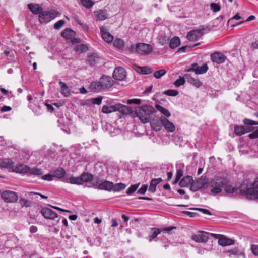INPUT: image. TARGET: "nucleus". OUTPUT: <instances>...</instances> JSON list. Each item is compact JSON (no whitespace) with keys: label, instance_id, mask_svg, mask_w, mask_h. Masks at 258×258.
Returning a JSON list of instances; mask_svg holds the SVG:
<instances>
[{"label":"nucleus","instance_id":"obj_1","mask_svg":"<svg viewBox=\"0 0 258 258\" xmlns=\"http://www.w3.org/2000/svg\"><path fill=\"white\" fill-rule=\"evenodd\" d=\"M241 195L244 196L247 199L252 200L258 196V177L255 178L252 183H248L245 181L240 186Z\"/></svg>","mask_w":258,"mask_h":258},{"label":"nucleus","instance_id":"obj_2","mask_svg":"<svg viewBox=\"0 0 258 258\" xmlns=\"http://www.w3.org/2000/svg\"><path fill=\"white\" fill-rule=\"evenodd\" d=\"M229 180L224 177L216 176L209 182V185L212 188L211 192L213 195L220 194L222 188L228 185Z\"/></svg>","mask_w":258,"mask_h":258},{"label":"nucleus","instance_id":"obj_3","mask_svg":"<svg viewBox=\"0 0 258 258\" xmlns=\"http://www.w3.org/2000/svg\"><path fill=\"white\" fill-rule=\"evenodd\" d=\"M156 111L154 108L151 105H143L136 110L137 116L143 123L149 122L150 115Z\"/></svg>","mask_w":258,"mask_h":258},{"label":"nucleus","instance_id":"obj_4","mask_svg":"<svg viewBox=\"0 0 258 258\" xmlns=\"http://www.w3.org/2000/svg\"><path fill=\"white\" fill-rule=\"evenodd\" d=\"M56 16V12L54 11H40L39 15V21L41 23H46L54 19Z\"/></svg>","mask_w":258,"mask_h":258},{"label":"nucleus","instance_id":"obj_5","mask_svg":"<svg viewBox=\"0 0 258 258\" xmlns=\"http://www.w3.org/2000/svg\"><path fill=\"white\" fill-rule=\"evenodd\" d=\"M208 185V179L201 177L193 182L190 186V189L193 191H197L202 188H207Z\"/></svg>","mask_w":258,"mask_h":258},{"label":"nucleus","instance_id":"obj_6","mask_svg":"<svg viewBox=\"0 0 258 258\" xmlns=\"http://www.w3.org/2000/svg\"><path fill=\"white\" fill-rule=\"evenodd\" d=\"M153 50L151 45L145 43H138L136 45V51L141 55H146L150 54Z\"/></svg>","mask_w":258,"mask_h":258},{"label":"nucleus","instance_id":"obj_7","mask_svg":"<svg viewBox=\"0 0 258 258\" xmlns=\"http://www.w3.org/2000/svg\"><path fill=\"white\" fill-rule=\"evenodd\" d=\"M1 197L4 201L7 203H14L18 199V196L16 192L9 190L3 191Z\"/></svg>","mask_w":258,"mask_h":258},{"label":"nucleus","instance_id":"obj_8","mask_svg":"<svg viewBox=\"0 0 258 258\" xmlns=\"http://www.w3.org/2000/svg\"><path fill=\"white\" fill-rule=\"evenodd\" d=\"M210 235L213 237L218 239V243L221 246H229L234 244V240L227 238L223 235L214 233H211Z\"/></svg>","mask_w":258,"mask_h":258},{"label":"nucleus","instance_id":"obj_9","mask_svg":"<svg viewBox=\"0 0 258 258\" xmlns=\"http://www.w3.org/2000/svg\"><path fill=\"white\" fill-rule=\"evenodd\" d=\"M204 28H202L190 31L187 33L186 37L190 41H196L204 34Z\"/></svg>","mask_w":258,"mask_h":258},{"label":"nucleus","instance_id":"obj_10","mask_svg":"<svg viewBox=\"0 0 258 258\" xmlns=\"http://www.w3.org/2000/svg\"><path fill=\"white\" fill-rule=\"evenodd\" d=\"M61 35L66 39L71 40V42L73 44L78 43L80 42L78 39L74 38L75 35V32L70 29H66L62 31Z\"/></svg>","mask_w":258,"mask_h":258},{"label":"nucleus","instance_id":"obj_11","mask_svg":"<svg viewBox=\"0 0 258 258\" xmlns=\"http://www.w3.org/2000/svg\"><path fill=\"white\" fill-rule=\"evenodd\" d=\"M208 70V66L205 64L202 66H198L197 63L192 64L190 68L188 69V72L194 71L196 74H203L205 73Z\"/></svg>","mask_w":258,"mask_h":258},{"label":"nucleus","instance_id":"obj_12","mask_svg":"<svg viewBox=\"0 0 258 258\" xmlns=\"http://www.w3.org/2000/svg\"><path fill=\"white\" fill-rule=\"evenodd\" d=\"M126 73L125 70L121 67L116 68L113 74L114 79L119 81H122L126 77Z\"/></svg>","mask_w":258,"mask_h":258},{"label":"nucleus","instance_id":"obj_13","mask_svg":"<svg viewBox=\"0 0 258 258\" xmlns=\"http://www.w3.org/2000/svg\"><path fill=\"white\" fill-rule=\"evenodd\" d=\"M209 233L200 232L197 234L193 235L191 239L197 242H206L209 239Z\"/></svg>","mask_w":258,"mask_h":258},{"label":"nucleus","instance_id":"obj_14","mask_svg":"<svg viewBox=\"0 0 258 258\" xmlns=\"http://www.w3.org/2000/svg\"><path fill=\"white\" fill-rule=\"evenodd\" d=\"M210 56L212 61L218 64H221L224 62L226 58V57L224 54L219 52H216L212 53Z\"/></svg>","mask_w":258,"mask_h":258},{"label":"nucleus","instance_id":"obj_15","mask_svg":"<svg viewBox=\"0 0 258 258\" xmlns=\"http://www.w3.org/2000/svg\"><path fill=\"white\" fill-rule=\"evenodd\" d=\"M40 212L46 219L53 220L58 216L54 211L48 208H42Z\"/></svg>","mask_w":258,"mask_h":258},{"label":"nucleus","instance_id":"obj_16","mask_svg":"<svg viewBox=\"0 0 258 258\" xmlns=\"http://www.w3.org/2000/svg\"><path fill=\"white\" fill-rule=\"evenodd\" d=\"M253 128L243 125H236L234 127V133L236 135L241 136L245 133L251 132Z\"/></svg>","mask_w":258,"mask_h":258},{"label":"nucleus","instance_id":"obj_17","mask_svg":"<svg viewBox=\"0 0 258 258\" xmlns=\"http://www.w3.org/2000/svg\"><path fill=\"white\" fill-rule=\"evenodd\" d=\"M103 90H107L112 85V80L111 77L105 76L99 79Z\"/></svg>","mask_w":258,"mask_h":258},{"label":"nucleus","instance_id":"obj_18","mask_svg":"<svg viewBox=\"0 0 258 258\" xmlns=\"http://www.w3.org/2000/svg\"><path fill=\"white\" fill-rule=\"evenodd\" d=\"M161 121L162 122L163 126L168 132H173L175 131V127L174 125L166 118L161 117Z\"/></svg>","mask_w":258,"mask_h":258},{"label":"nucleus","instance_id":"obj_19","mask_svg":"<svg viewBox=\"0 0 258 258\" xmlns=\"http://www.w3.org/2000/svg\"><path fill=\"white\" fill-rule=\"evenodd\" d=\"M114 187V183L112 182L105 180L104 182L99 183L98 189L100 190H104L111 191Z\"/></svg>","mask_w":258,"mask_h":258},{"label":"nucleus","instance_id":"obj_20","mask_svg":"<svg viewBox=\"0 0 258 258\" xmlns=\"http://www.w3.org/2000/svg\"><path fill=\"white\" fill-rule=\"evenodd\" d=\"M225 191L232 196H236L239 194H241L240 187L238 188L236 187H233L232 185H226L225 186Z\"/></svg>","mask_w":258,"mask_h":258},{"label":"nucleus","instance_id":"obj_21","mask_svg":"<svg viewBox=\"0 0 258 258\" xmlns=\"http://www.w3.org/2000/svg\"><path fill=\"white\" fill-rule=\"evenodd\" d=\"M89 88L91 91L95 92H98L103 90L99 80L92 82L90 84Z\"/></svg>","mask_w":258,"mask_h":258},{"label":"nucleus","instance_id":"obj_22","mask_svg":"<svg viewBox=\"0 0 258 258\" xmlns=\"http://www.w3.org/2000/svg\"><path fill=\"white\" fill-rule=\"evenodd\" d=\"M0 167L3 168L13 170V168H14V162L10 159H4L1 162Z\"/></svg>","mask_w":258,"mask_h":258},{"label":"nucleus","instance_id":"obj_23","mask_svg":"<svg viewBox=\"0 0 258 258\" xmlns=\"http://www.w3.org/2000/svg\"><path fill=\"white\" fill-rule=\"evenodd\" d=\"M162 179L161 178L152 179L151 181L148 190L149 192L154 193L156 191V186L159 184Z\"/></svg>","mask_w":258,"mask_h":258},{"label":"nucleus","instance_id":"obj_24","mask_svg":"<svg viewBox=\"0 0 258 258\" xmlns=\"http://www.w3.org/2000/svg\"><path fill=\"white\" fill-rule=\"evenodd\" d=\"M194 182L192 177L190 176H186L182 178L179 182V185L183 187H187L192 185Z\"/></svg>","mask_w":258,"mask_h":258},{"label":"nucleus","instance_id":"obj_25","mask_svg":"<svg viewBox=\"0 0 258 258\" xmlns=\"http://www.w3.org/2000/svg\"><path fill=\"white\" fill-rule=\"evenodd\" d=\"M117 111H118L123 114H130L132 112V109L128 106L118 103L117 104Z\"/></svg>","mask_w":258,"mask_h":258},{"label":"nucleus","instance_id":"obj_26","mask_svg":"<svg viewBox=\"0 0 258 258\" xmlns=\"http://www.w3.org/2000/svg\"><path fill=\"white\" fill-rule=\"evenodd\" d=\"M117 104L111 105H104L102 108V112L103 113L108 114L117 111Z\"/></svg>","mask_w":258,"mask_h":258},{"label":"nucleus","instance_id":"obj_27","mask_svg":"<svg viewBox=\"0 0 258 258\" xmlns=\"http://www.w3.org/2000/svg\"><path fill=\"white\" fill-rule=\"evenodd\" d=\"M59 84L60 86L61 93L64 97H68L70 94V89L66 84L61 80L59 81Z\"/></svg>","mask_w":258,"mask_h":258},{"label":"nucleus","instance_id":"obj_28","mask_svg":"<svg viewBox=\"0 0 258 258\" xmlns=\"http://www.w3.org/2000/svg\"><path fill=\"white\" fill-rule=\"evenodd\" d=\"M103 29L102 27L100 28L103 39L107 43L112 42L113 40V36L108 32H104Z\"/></svg>","mask_w":258,"mask_h":258},{"label":"nucleus","instance_id":"obj_29","mask_svg":"<svg viewBox=\"0 0 258 258\" xmlns=\"http://www.w3.org/2000/svg\"><path fill=\"white\" fill-rule=\"evenodd\" d=\"M28 7L34 14H39L40 11H42V8L40 7L38 4H29Z\"/></svg>","mask_w":258,"mask_h":258},{"label":"nucleus","instance_id":"obj_30","mask_svg":"<svg viewBox=\"0 0 258 258\" xmlns=\"http://www.w3.org/2000/svg\"><path fill=\"white\" fill-rule=\"evenodd\" d=\"M28 170H29L28 166L23 165V164H21L19 166H16L15 167V168H13V170L17 173H28Z\"/></svg>","mask_w":258,"mask_h":258},{"label":"nucleus","instance_id":"obj_31","mask_svg":"<svg viewBox=\"0 0 258 258\" xmlns=\"http://www.w3.org/2000/svg\"><path fill=\"white\" fill-rule=\"evenodd\" d=\"M96 17L99 20H104L107 18V13L106 11L99 10L95 11Z\"/></svg>","mask_w":258,"mask_h":258},{"label":"nucleus","instance_id":"obj_32","mask_svg":"<svg viewBox=\"0 0 258 258\" xmlns=\"http://www.w3.org/2000/svg\"><path fill=\"white\" fill-rule=\"evenodd\" d=\"M99 57L96 54H92L88 56L87 62L91 66L95 65L98 61Z\"/></svg>","mask_w":258,"mask_h":258},{"label":"nucleus","instance_id":"obj_33","mask_svg":"<svg viewBox=\"0 0 258 258\" xmlns=\"http://www.w3.org/2000/svg\"><path fill=\"white\" fill-rule=\"evenodd\" d=\"M180 44V40L179 37H174L172 38L170 41V47L174 49L179 46Z\"/></svg>","mask_w":258,"mask_h":258},{"label":"nucleus","instance_id":"obj_34","mask_svg":"<svg viewBox=\"0 0 258 258\" xmlns=\"http://www.w3.org/2000/svg\"><path fill=\"white\" fill-rule=\"evenodd\" d=\"M53 175L56 178H62L66 175V171L62 168H59L54 171Z\"/></svg>","mask_w":258,"mask_h":258},{"label":"nucleus","instance_id":"obj_35","mask_svg":"<svg viewBox=\"0 0 258 258\" xmlns=\"http://www.w3.org/2000/svg\"><path fill=\"white\" fill-rule=\"evenodd\" d=\"M82 183L87 182L93 179V175L87 172H84L81 176Z\"/></svg>","mask_w":258,"mask_h":258},{"label":"nucleus","instance_id":"obj_36","mask_svg":"<svg viewBox=\"0 0 258 258\" xmlns=\"http://www.w3.org/2000/svg\"><path fill=\"white\" fill-rule=\"evenodd\" d=\"M162 122L161 121V118L159 121H154L151 123V126L153 130L155 131H159L161 130L162 127Z\"/></svg>","mask_w":258,"mask_h":258},{"label":"nucleus","instance_id":"obj_37","mask_svg":"<svg viewBox=\"0 0 258 258\" xmlns=\"http://www.w3.org/2000/svg\"><path fill=\"white\" fill-rule=\"evenodd\" d=\"M188 82L197 88L202 85V83L198 79L191 76L188 77Z\"/></svg>","mask_w":258,"mask_h":258},{"label":"nucleus","instance_id":"obj_38","mask_svg":"<svg viewBox=\"0 0 258 258\" xmlns=\"http://www.w3.org/2000/svg\"><path fill=\"white\" fill-rule=\"evenodd\" d=\"M161 233V230L157 228H152L149 235V240L151 241L152 239L156 238Z\"/></svg>","mask_w":258,"mask_h":258},{"label":"nucleus","instance_id":"obj_39","mask_svg":"<svg viewBox=\"0 0 258 258\" xmlns=\"http://www.w3.org/2000/svg\"><path fill=\"white\" fill-rule=\"evenodd\" d=\"M156 108L164 114L166 117H169L171 115L170 112L165 108L161 106L159 104L155 105Z\"/></svg>","mask_w":258,"mask_h":258},{"label":"nucleus","instance_id":"obj_40","mask_svg":"<svg viewBox=\"0 0 258 258\" xmlns=\"http://www.w3.org/2000/svg\"><path fill=\"white\" fill-rule=\"evenodd\" d=\"M102 99L103 97L101 96L96 98H92L86 101V102H87V104L92 103L93 104H96L99 105L102 103Z\"/></svg>","mask_w":258,"mask_h":258},{"label":"nucleus","instance_id":"obj_41","mask_svg":"<svg viewBox=\"0 0 258 258\" xmlns=\"http://www.w3.org/2000/svg\"><path fill=\"white\" fill-rule=\"evenodd\" d=\"M113 45L116 48L121 49L124 47V43L121 39H116L113 42Z\"/></svg>","mask_w":258,"mask_h":258},{"label":"nucleus","instance_id":"obj_42","mask_svg":"<svg viewBox=\"0 0 258 258\" xmlns=\"http://www.w3.org/2000/svg\"><path fill=\"white\" fill-rule=\"evenodd\" d=\"M28 173H29V174H33L35 175H40L42 174V172L40 169L37 168H30L29 167Z\"/></svg>","mask_w":258,"mask_h":258},{"label":"nucleus","instance_id":"obj_43","mask_svg":"<svg viewBox=\"0 0 258 258\" xmlns=\"http://www.w3.org/2000/svg\"><path fill=\"white\" fill-rule=\"evenodd\" d=\"M241 18V17L239 16V14L238 13H237L235 16H234L232 18H231V19H229L228 21V24H231V26L232 27H234L235 26H237V25H240L241 24H242V23L244 22V21H241L239 23H236V24H232V22L233 21V20L234 19H236V20H239Z\"/></svg>","mask_w":258,"mask_h":258},{"label":"nucleus","instance_id":"obj_44","mask_svg":"<svg viewBox=\"0 0 258 258\" xmlns=\"http://www.w3.org/2000/svg\"><path fill=\"white\" fill-rule=\"evenodd\" d=\"M69 182L71 184H75L78 185L82 184L81 178L80 177H71L68 179Z\"/></svg>","mask_w":258,"mask_h":258},{"label":"nucleus","instance_id":"obj_45","mask_svg":"<svg viewBox=\"0 0 258 258\" xmlns=\"http://www.w3.org/2000/svg\"><path fill=\"white\" fill-rule=\"evenodd\" d=\"M125 187H126V186L124 183H116L115 184H114V187H113L112 190L114 191L118 192V191H120L122 190H123L124 189H125Z\"/></svg>","mask_w":258,"mask_h":258},{"label":"nucleus","instance_id":"obj_46","mask_svg":"<svg viewBox=\"0 0 258 258\" xmlns=\"http://www.w3.org/2000/svg\"><path fill=\"white\" fill-rule=\"evenodd\" d=\"M82 5L86 8H91L94 4L92 0H80Z\"/></svg>","mask_w":258,"mask_h":258},{"label":"nucleus","instance_id":"obj_47","mask_svg":"<svg viewBox=\"0 0 258 258\" xmlns=\"http://www.w3.org/2000/svg\"><path fill=\"white\" fill-rule=\"evenodd\" d=\"M139 69L140 70V72L143 74H149L152 72V70L151 68L147 67H138Z\"/></svg>","mask_w":258,"mask_h":258},{"label":"nucleus","instance_id":"obj_48","mask_svg":"<svg viewBox=\"0 0 258 258\" xmlns=\"http://www.w3.org/2000/svg\"><path fill=\"white\" fill-rule=\"evenodd\" d=\"M178 91L176 90L169 89L165 91L163 94L169 96H176L178 94Z\"/></svg>","mask_w":258,"mask_h":258},{"label":"nucleus","instance_id":"obj_49","mask_svg":"<svg viewBox=\"0 0 258 258\" xmlns=\"http://www.w3.org/2000/svg\"><path fill=\"white\" fill-rule=\"evenodd\" d=\"M166 73V71L165 69H161L159 71H155L154 73V76L157 79H159L162 76H164Z\"/></svg>","mask_w":258,"mask_h":258},{"label":"nucleus","instance_id":"obj_50","mask_svg":"<svg viewBox=\"0 0 258 258\" xmlns=\"http://www.w3.org/2000/svg\"><path fill=\"white\" fill-rule=\"evenodd\" d=\"M139 184L132 185L126 190V193L127 195H131L134 193L138 188Z\"/></svg>","mask_w":258,"mask_h":258},{"label":"nucleus","instance_id":"obj_51","mask_svg":"<svg viewBox=\"0 0 258 258\" xmlns=\"http://www.w3.org/2000/svg\"><path fill=\"white\" fill-rule=\"evenodd\" d=\"M169 40V38L167 36L162 35L159 39V42L162 45H164V44L168 43Z\"/></svg>","mask_w":258,"mask_h":258},{"label":"nucleus","instance_id":"obj_52","mask_svg":"<svg viewBox=\"0 0 258 258\" xmlns=\"http://www.w3.org/2000/svg\"><path fill=\"white\" fill-rule=\"evenodd\" d=\"M250 250L253 255L258 257V245L251 244L250 245Z\"/></svg>","mask_w":258,"mask_h":258},{"label":"nucleus","instance_id":"obj_53","mask_svg":"<svg viewBox=\"0 0 258 258\" xmlns=\"http://www.w3.org/2000/svg\"><path fill=\"white\" fill-rule=\"evenodd\" d=\"M19 203L22 207H28L31 205L30 201L23 198L20 199Z\"/></svg>","mask_w":258,"mask_h":258},{"label":"nucleus","instance_id":"obj_54","mask_svg":"<svg viewBox=\"0 0 258 258\" xmlns=\"http://www.w3.org/2000/svg\"><path fill=\"white\" fill-rule=\"evenodd\" d=\"M185 80L184 79V78L180 77L179 79H177V80H176L175 81V82L174 83V84L176 87H179L181 85H184L185 84Z\"/></svg>","mask_w":258,"mask_h":258},{"label":"nucleus","instance_id":"obj_55","mask_svg":"<svg viewBox=\"0 0 258 258\" xmlns=\"http://www.w3.org/2000/svg\"><path fill=\"white\" fill-rule=\"evenodd\" d=\"M243 123L245 125H258V122L253 121L252 120L245 118L243 120Z\"/></svg>","mask_w":258,"mask_h":258},{"label":"nucleus","instance_id":"obj_56","mask_svg":"<svg viewBox=\"0 0 258 258\" xmlns=\"http://www.w3.org/2000/svg\"><path fill=\"white\" fill-rule=\"evenodd\" d=\"M211 10L214 12H217L220 10V6L217 4L212 3L210 5Z\"/></svg>","mask_w":258,"mask_h":258},{"label":"nucleus","instance_id":"obj_57","mask_svg":"<svg viewBox=\"0 0 258 258\" xmlns=\"http://www.w3.org/2000/svg\"><path fill=\"white\" fill-rule=\"evenodd\" d=\"M64 23L63 20H59L54 24V28L56 30H59L63 26Z\"/></svg>","mask_w":258,"mask_h":258},{"label":"nucleus","instance_id":"obj_58","mask_svg":"<svg viewBox=\"0 0 258 258\" xmlns=\"http://www.w3.org/2000/svg\"><path fill=\"white\" fill-rule=\"evenodd\" d=\"M148 188L147 185H143L142 186V187L139 189L138 190V194L144 195L145 194L146 191H147Z\"/></svg>","mask_w":258,"mask_h":258},{"label":"nucleus","instance_id":"obj_59","mask_svg":"<svg viewBox=\"0 0 258 258\" xmlns=\"http://www.w3.org/2000/svg\"><path fill=\"white\" fill-rule=\"evenodd\" d=\"M54 176L53 175L51 174H46L42 176L41 179L45 180L47 181H52L53 179Z\"/></svg>","mask_w":258,"mask_h":258},{"label":"nucleus","instance_id":"obj_60","mask_svg":"<svg viewBox=\"0 0 258 258\" xmlns=\"http://www.w3.org/2000/svg\"><path fill=\"white\" fill-rule=\"evenodd\" d=\"M141 102V101L140 99H130V100H127V104H132V103H134V104H140Z\"/></svg>","mask_w":258,"mask_h":258},{"label":"nucleus","instance_id":"obj_61","mask_svg":"<svg viewBox=\"0 0 258 258\" xmlns=\"http://www.w3.org/2000/svg\"><path fill=\"white\" fill-rule=\"evenodd\" d=\"M194 209L196 210H198V211H201V212H202V213H203L204 214H207V215H212V213L209 210H208L207 209H206L195 208Z\"/></svg>","mask_w":258,"mask_h":258},{"label":"nucleus","instance_id":"obj_62","mask_svg":"<svg viewBox=\"0 0 258 258\" xmlns=\"http://www.w3.org/2000/svg\"><path fill=\"white\" fill-rule=\"evenodd\" d=\"M86 49V47L83 44L78 45L76 48V51H81V52H83V51H85Z\"/></svg>","mask_w":258,"mask_h":258},{"label":"nucleus","instance_id":"obj_63","mask_svg":"<svg viewBox=\"0 0 258 258\" xmlns=\"http://www.w3.org/2000/svg\"><path fill=\"white\" fill-rule=\"evenodd\" d=\"M176 227H174V226H171V227H167V228H165L163 229V232H165L166 233H169V234H171V231L173 230V229H176Z\"/></svg>","mask_w":258,"mask_h":258},{"label":"nucleus","instance_id":"obj_64","mask_svg":"<svg viewBox=\"0 0 258 258\" xmlns=\"http://www.w3.org/2000/svg\"><path fill=\"white\" fill-rule=\"evenodd\" d=\"M12 108L10 106L4 105L1 108V112H7L11 110Z\"/></svg>","mask_w":258,"mask_h":258}]
</instances>
